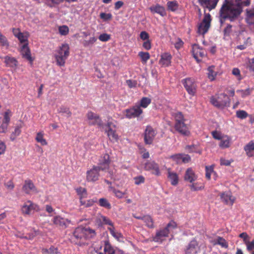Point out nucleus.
Wrapping results in <instances>:
<instances>
[{"mask_svg": "<svg viewBox=\"0 0 254 254\" xmlns=\"http://www.w3.org/2000/svg\"><path fill=\"white\" fill-rule=\"evenodd\" d=\"M101 251L97 252V254H115V250L108 241H104V245L101 247Z\"/></svg>", "mask_w": 254, "mask_h": 254, "instance_id": "21", "label": "nucleus"}, {"mask_svg": "<svg viewBox=\"0 0 254 254\" xmlns=\"http://www.w3.org/2000/svg\"><path fill=\"white\" fill-rule=\"evenodd\" d=\"M198 1L202 7L211 10L215 8L219 0H198Z\"/></svg>", "mask_w": 254, "mask_h": 254, "instance_id": "23", "label": "nucleus"}, {"mask_svg": "<svg viewBox=\"0 0 254 254\" xmlns=\"http://www.w3.org/2000/svg\"><path fill=\"white\" fill-rule=\"evenodd\" d=\"M97 41V38L95 37H91L88 40H84L83 44L84 47H89L94 44Z\"/></svg>", "mask_w": 254, "mask_h": 254, "instance_id": "49", "label": "nucleus"}, {"mask_svg": "<svg viewBox=\"0 0 254 254\" xmlns=\"http://www.w3.org/2000/svg\"><path fill=\"white\" fill-rule=\"evenodd\" d=\"M105 129L117 128L116 122L111 117H108L107 122L103 127Z\"/></svg>", "mask_w": 254, "mask_h": 254, "instance_id": "38", "label": "nucleus"}, {"mask_svg": "<svg viewBox=\"0 0 254 254\" xmlns=\"http://www.w3.org/2000/svg\"><path fill=\"white\" fill-rule=\"evenodd\" d=\"M125 116L128 119L138 118L143 113L142 110L139 105L135 104L132 107L127 109L125 111Z\"/></svg>", "mask_w": 254, "mask_h": 254, "instance_id": "8", "label": "nucleus"}, {"mask_svg": "<svg viewBox=\"0 0 254 254\" xmlns=\"http://www.w3.org/2000/svg\"><path fill=\"white\" fill-rule=\"evenodd\" d=\"M211 243L213 245H220L222 248H227L228 247V244L227 241L221 237H216L214 239L211 240Z\"/></svg>", "mask_w": 254, "mask_h": 254, "instance_id": "27", "label": "nucleus"}, {"mask_svg": "<svg viewBox=\"0 0 254 254\" xmlns=\"http://www.w3.org/2000/svg\"><path fill=\"white\" fill-rule=\"evenodd\" d=\"M177 227V224L174 221H171L164 229L157 232L153 240L156 242L161 243L168 237L170 229H174Z\"/></svg>", "mask_w": 254, "mask_h": 254, "instance_id": "5", "label": "nucleus"}, {"mask_svg": "<svg viewBox=\"0 0 254 254\" xmlns=\"http://www.w3.org/2000/svg\"><path fill=\"white\" fill-rule=\"evenodd\" d=\"M236 116L239 119H244L248 116V114L245 111L239 110L236 112Z\"/></svg>", "mask_w": 254, "mask_h": 254, "instance_id": "53", "label": "nucleus"}, {"mask_svg": "<svg viewBox=\"0 0 254 254\" xmlns=\"http://www.w3.org/2000/svg\"><path fill=\"white\" fill-rule=\"evenodd\" d=\"M251 39L250 37L247 38L246 41L244 42V44L243 45H240L237 46V48L241 50H244L246 48V47L250 44Z\"/></svg>", "mask_w": 254, "mask_h": 254, "instance_id": "61", "label": "nucleus"}, {"mask_svg": "<svg viewBox=\"0 0 254 254\" xmlns=\"http://www.w3.org/2000/svg\"><path fill=\"white\" fill-rule=\"evenodd\" d=\"M58 112L67 118L70 117L71 115V113L69 108L64 106H62L59 108L58 110Z\"/></svg>", "mask_w": 254, "mask_h": 254, "instance_id": "41", "label": "nucleus"}, {"mask_svg": "<svg viewBox=\"0 0 254 254\" xmlns=\"http://www.w3.org/2000/svg\"><path fill=\"white\" fill-rule=\"evenodd\" d=\"M247 246V249L249 252H251L254 250V240L250 241L249 240L248 241L246 242L245 244Z\"/></svg>", "mask_w": 254, "mask_h": 254, "instance_id": "59", "label": "nucleus"}, {"mask_svg": "<svg viewBox=\"0 0 254 254\" xmlns=\"http://www.w3.org/2000/svg\"><path fill=\"white\" fill-rule=\"evenodd\" d=\"M73 236L77 239H85L84 228H77L74 231Z\"/></svg>", "mask_w": 254, "mask_h": 254, "instance_id": "34", "label": "nucleus"}, {"mask_svg": "<svg viewBox=\"0 0 254 254\" xmlns=\"http://www.w3.org/2000/svg\"><path fill=\"white\" fill-rule=\"evenodd\" d=\"M207 76L210 81H213L215 79L217 75L218 72L215 70V67L213 65L210 66L207 68Z\"/></svg>", "mask_w": 254, "mask_h": 254, "instance_id": "31", "label": "nucleus"}, {"mask_svg": "<svg viewBox=\"0 0 254 254\" xmlns=\"http://www.w3.org/2000/svg\"><path fill=\"white\" fill-rule=\"evenodd\" d=\"M144 168L146 171H151L153 174L156 176L160 175L159 165L154 161H148L144 165Z\"/></svg>", "mask_w": 254, "mask_h": 254, "instance_id": "13", "label": "nucleus"}, {"mask_svg": "<svg viewBox=\"0 0 254 254\" xmlns=\"http://www.w3.org/2000/svg\"><path fill=\"white\" fill-rule=\"evenodd\" d=\"M23 126V123L21 122L19 125L15 127L14 130L10 135V139L14 140L17 136H19L21 133V128Z\"/></svg>", "mask_w": 254, "mask_h": 254, "instance_id": "35", "label": "nucleus"}, {"mask_svg": "<svg viewBox=\"0 0 254 254\" xmlns=\"http://www.w3.org/2000/svg\"><path fill=\"white\" fill-rule=\"evenodd\" d=\"M108 230L110 231L111 235L117 241L120 242L123 241L124 237L123 235L120 232L117 231L114 226L108 227Z\"/></svg>", "mask_w": 254, "mask_h": 254, "instance_id": "28", "label": "nucleus"}, {"mask_svg": "<svg viewBox=\"0 0 254 254\" xmlns=\"http://www.w3.org/2000/svg\"><path fill=\"white\" fill-rule=\"evenodd\" d=\"M181 155L182 154H177L174 155H172L170 157L177 163H181Z\"/></svg>", "mask_w": 254, "mask_h": 254, "instance_id": "63", "label": "nucleus"}, {"mask_svg": "<svg viewBox=\"0 0 254 254\" xmlns=\"http://www.w3.org/2000/svg\"><path fill=\"white\" fill-rule=\"evenodd\" d=\"M4 63L7 66L12 67H16L17 66V61L15 58L9 56H6L4 58Z\"/></svg>", "mask_w": 254, "mask_h": 254, "instance_id": "33", "label": "nucleus"}, {"mask_svg": "<svg viewBox=\"0 0 254 254\" xmlns=\"http://www.w3.org/2000/svg\"><path fill=\"white\" fill-rule=\"evenodd\" d=\"M109 155L105 154L101 156L99 160L98 166H94L86 172V180L88 182H94L98 180L99 171H105L109 167Z\"/></svg>", "mask_w": 254, "mask_h": 254, "instance_id": "2", "label": "nucleus"}, {"mask_svg": "<svg viewBox=\"0 0 254 254\" xmlns=\"http://www.w3.org/2000/svg\"><path fill=\"white\" fill-rule=\"evenodd\" d=\"M156 134V131L151 126H147L145 130L144 141L146 144H150L152 143L155 136Z\"/></svg>", "mask_w": 254, "mask_h": 254, "instance_id": "14", "label": "nucleus"}, {"mask_svg": "<svg viewBox=\"0 0 254 254\" xmlns=\"http://www.w3.org/2000/svg\"><path fill=\"white\" fill-rule=\"evenodd\" d=\"M183 121L179 123H175V128L177 131L184 135H189L190 132L188 125Z\"/></svg>", "mask_w": 254, "mask_h": 254, "instance_id": "17", "label": "nucleus"}, {"mask_svg": "<svg viewBox=\"0 0 254 254\" xmlns=\"http://www.w3.org/2000/svg\"><path fill=\"white\" fill-rule=\"evenodd\" d=\"M110 35L107 33H103L99 36V39L102 42H107L110 39Z\"/></svg>", "mask_w": 254, "mask_h": 254, "instance_id": "60", "label": "nucleus"}, {"mask_svg": "<svg viewBox=\"0 0 254 254\" xmlns=\"http://www.w3.org/2000/svg\"><path fill=\"white\" fill-rule=\"evenodd\" d=\"M20 52L22 57L27 60L31 64H32L34 59L32 57L31 52L28 47V44H23L20 48Z\"/></svg>", "mask_w": 254, "mask_h": 254, "instance_id": "16", "label": "nucleus"}, {"mask_svg": "<svg viewBox=\"0 0 254 254\" xmlns=\"http://www.w3.org/2000/svg\"><path fill=\"white\" fill-rule=\"evenodd\" d=\"M167 176L172 185L176 186L178 184L179 180L178 175L175 172L171 171L170 168L168 169Z\"/></svg>", "mask_w": 254, "mask_h": 254, "instance_id": "29", "label": "nucleus"}, {"mask_svg": "<svg viewBox=\"0 0 254 254\" xmlns=\"http://www.w3.org/2000/svg\"><path fill=\"white\" fill-rule=\"evenodd\" d=\"M69 55V45L66 43L62 44L55 52L54 56L57 64L60 66H64Z\"/></svg>", "mask_w": 254, "mask_h": 254, "instance_id": "3", "label": "nucleus"}, {"mask_svg": "<svg viewBox=\"0 0 254 254\" xmlns=\"http://www.w3.org/2000/svg\"><path fill=\"white\" fill-rule=\"evenodd\" d=\"M22 190L26 194H31L37 192V190L32 182L26 180L22 187Z\"/></svg>", "mask_w": 254, "mask_h": 254, "instance_id": "19", "label": "nucleus"}, {"mask_svg": "<svg viewBox=\"0 0 254 254\" xmlns=\"http://www.w3.org/2000/svg\"><path fill=\"white\" fill-rule=\"evenodd\" d=\"M134 183L136 185H139L140 184L144 183L145 178L142 176H138L134 178Z\"/></svg>", "mask_w": 254, "mask_h": 254, "instance_id": "57", "label": "nucleus"}, {"mask_svg": "<svg viewBox=\"0 0 254 254\" xmlns=\"http://www.w3.org/2000/svg\"><path fill=\"white\" fill-rule=\"evenodd\" d=\"M172 56L169 53H164L161 55L159 64L163 67H167L171 65Z\"/></svg>", "mask_w": 254, "mask_h": 254, "instance_id": "22", "label": "nucleus"}, {"mask_svg": "<svg viewBox=\"0 0 254 254\" xmlns=\"http://www.w3.org/2000/svg\"><path fill=\"white\" fill-rule=\"evenodd\" d=\"M85 239H89L94 237L96 235L94 230L90 228H84Z\"/></svg>", "mask_w": 254, "mask_h": 254, "instance_id": "40", "label": "nucleus"}, {"mask_svg": "<svg viewBox=\"0 0 254 254\" xmlns=\"http://www.w3.org/2000/svg\"><path fill=\"white\" fill-rule=\"evenodd\" d=\"M88 123L90 125H97L99 127H103V124L101 119L96 114L90 111L86 114Z\"/></svg>", "mask_w": 254, "mask_h": 254, "instance_id": "10", "label": "nucleus"}, {"mask_svg": "<svg viewBox=\"0 0 254 254\" xmlns=\"http://www.w3.org/2000/svg\"><path fill=\"white\" fill-rule=\"evenodd\" d=\"M151 100L150 98L148 97H143L139 101V102L137 103L136 104L139 105L140 108H146L151 103Z\"/></svg>", "mask_w": 254, "mask_h": 254, "instance_id": "36", "label": "nucleus"}, {"mask_svg": "<svg viewBox=\"0 0 254 254\" xmlns=\"http://www.w3.org/2000/svg\"><path fill=\"white\" fill-rule=\"evenodd\" d=\"M210 15L205 14L202 21L198 24L197 32L199 35H204L207 32L210 26Z\"/></svg>", "mask_w": 254, "mask_h": 254, "instance_id": "6", "label": "nucleus"}, {"mask_svg": "<svg viewBox=\"0 0 254 254\" xmlns=\"http://www.w3.org/2000/svg\"><path fill=\"white\" fill-rule=\"evenodd\" d=\"M99 203L100 206L106 207L107 208H110L111 205L108 202L107 200L105 198H102L99 200Z\"/></svg>", "mask_w": 254, "mask_h": 254, "instance_id": "54", "label": "nucleus"}, {"mask_svg": "<svg viewBox=\"0 0 254 254\" xmlns=\"http://www.w3.org/2000/svg\"><path fill=\"white\" fill-rule=\"evenodd\" d=\"M210 103L214 106L223 109L229 106L230 99L225 93L216 94L210 98Z\"/></svg>", "mask_w": 254, "mask_h": 254, "instance_id": "4", "label": "nucleus"}, {"mask_svg": "<svg viewBox=\"0 0 254 254\" xmlns=\"http://www.w3.org/2000/svg\"><path fill=\"white\" fill-rule=\"evenodd\" d=\"M138 56L140 57L143 64H146L150 58V55L148 52H140L138 53Z\"/></svg>", "mask_w": 254, "mask_h": 254, "instance_id": "45", "label": "nucleus"}, {"mask_svg": "<svg viewBox=\"0 0 254 254\" xmlns=\"http://www.w3.org/2000/svg\"><path fill=\"white\" fill-rule=\"evenodd\" d=\"M39 206L31 200L26 201L21 208V211L24 215H30L35 212L40 211Z\"/></svg>", "mask_w": 254, "mask_h": 254, "instance_id": "7", "label": "nucleus"}, {"mask_svg": "<svg viewBox=\"0 0 254 254\" xmlns=\"http://www.w3.org/2000/svg\"><path fill=\"white\" fill-rule=\"evenodd\" d=\"M221 201L226 205L232 206L234 203L236 198L230 191L222 192L220 194Z\"/></svg>", "mask_w": 254, "mask_h": 254, "instance_id": "12", "label": "nucleus"}, {"mask_svg": "<svg viewBox=\"0 0 254 254\" xmlns=\"http://www.w3.org/2000/svg\"><path fill=\"white\" fill-rule=\"evenodd\" d=\"M245 20L251 30L252 35H254V8L246 10Z\"/></svg>", "mask_w": 254, "mask_h": 254, "instance_id": "9", "label": "nucleus"}, {"mask_svg": "<svg viewBox=\"0 0 254 254\" xmlns=\"http://www.w3.org/2000/svg\"><path fill=\"white\" fill-rule=\"evenodd\" d=\"M29 34L28 32H22L17 37L21 44H24L25 43L28 44V38L29 37Z\"/></svg>", "mask_w": 254, "mask_h": 254, "instance_id": "42", "label": "nucleus"}, {"mask_svg": "<svg viewBox=\"0 0 254 254\" xmlns=\"http://www.w3.org/2000/svg\"><path fill=\"white\" fill-rule=\"evenodd\" d=\"M196 179L197 176L193 170L191 168H188L186 171L185 180L190 183H192Z\"/></svg>", "mask_w": 254, "mask_h": 254, "instance_id": "25", "label": "nucleus"}, {"mask_svg": "<svg viewBox=\"0 0 254 254\" xmlns=\"http://www.w3.org/2000/svg\"><path fill=\"white\" fill-rule=\"evenodd\" d=\"M111 189L112 190L114 193L115 194V195L116 196V197L119 198L123 197L126 194V191L122 192L119 190H117L112 188H111Z\"/></svg>", "mask_w": 254, "mask_h": 254, "instance_id": "56", "label": "nucleus"}, {"mask_svg": "<svg viewBox=\"0 0 254 254\" xmlns=\"http://www.w3.org/2000/svg\"><path fill=\"white\" fill-rule=\"evenodd\" d=\"M53 222L57 226L66 228L70 223V221L60 216H56L53 218Z\"/></svg>", "mask_w": 254, "mask_h": 254, "instance_id": "20", "label": "nucleus"}, {"mask_svg": "<svg viewBox=\"0 0 254 254\" xmlns=\"http://www.w3.org/2000/svg\"><path fill=\"white\" fill-rule=\"evenodd\" d=\"M44 132L43 131L38 132L37 133L35 140L37 142L40 143L42 145H47V142L46 140L44 138Z\"/></svg>", "mask_w": 254, "mask_h": 254, "instance_id": "37", "label": "nucleus"}, {"mask_svg": "<svg viewBox=\"0 0 254 254\" xmlns=\"http://www.w3.org/2000/svg\"><path fill=\"white\" fill-rule=\"evenodd\" d=\"M149 10L152 13H158L163 17L166 15V10L163 6L159 4L152 5L149 7Z\"/></svg>", "mask_w": 254, "mask_h": 254, "instance_id": "24", "label": "nucleus"}, {"mask_svg": "<svg viewBox=\"0 0 254 254\" xmlns=\"http://www.w3.org/2000/svg\"><path fill=\"white\" fill-rule=\"evenodd\" d=\"M205 176L208 180L211 178V174L214 173L213 168L212 166L205 167Z\"/></svg>", "mask_w": 254, "mask_h": 254, "instance_id": "51", "label": "nucleus"}, {"mask_svg": "<svg viewBox=\"0 0 254 254\" xmlns=\"http://www.w3.org/2000/svg\"><path fill=\"white\" fill-rule=\"evenodd\" d=\"M12 115V113L9 110H7L3 113V122L9 124L10 120V118Z\"/></svg>", "mask_w": 254, "mask_h": 254, "instance_id": "46", "label": "nucleus"}, {"mask_svg": "<svg viewBox=\"0 0 254 254\" xmlns=\"http://www.w3.org/2000/svg\"><path fill=\"white\" fill-rule=\"evenodd\" d=\"M0 45L6 47L9 46L7 39L1 33H0Z\"/></svg>", "mask_w": 254, "mask_h": 254, "instance_id": "55", "label": "nucleus"}, {"mask_svg": "<svg viewBox=\"0 0 254 254\" xmlns=\"http://www.w3.org/2000/svg\"><path fill=\"white\" fill-rule=\"evenodd\" d=\"M231 138L227 135H223L219 143V146L222 148H228L231 144Z\"/></svg>", "mask_w": 254, "mask_h": 254, "instance_id": "30", "label": "nucleus"}, {"mask_svg": "<svg viewBox=\"0 0 254 254\" xmlns=\"http://www.w3.org/2000/svg\"><path fill=\"white\" fill-rule=\"evenodd\" d=\"M244 149L246 151V154L249 157H252L253 156V151L254 150V142L253 141H250L244 146Z\"/></svg>", "mask_w": 254, "mask_h": 254, "instance_id": "32", "label": "nucleus"}, {"mask_svg": "<svg viewBox=\"0 0 254 254\" xmlns=\"http://www.w3.org/2000/svg\"><path fill=\"white\" fill-rule=\"evenodd\" d=\"M254 90V88H248L245 90H237L236 92L242 98H245L250 95Z\"/></svg>", "mask_w": 254, "mask_h": 254, "instance_id": "39", "label": "nucleus"}, {"mask_svg": "<svg viewBox=\"0 0 254 254\" xmlns=\"http://www.w3.org/2000/svg\"><path fill=\"white\" fill-rule=\"evenodd\" d=\"M250 4V0H225L220 11V22L223 23L226 19L233 21L241 12V6H248Z\"/></svg>", "mask_w": 254, "mask_h": 254, "instance_id": "1", "label": "nucleus"}, {"mask_svg": "<svg viewBox=\"0 0 254 254\" xmlns=\"http://www.w3.org/2000/svg\"><path fill=\"white\" fill-rule=\"evenodd\" d=\"M175 123H179L183 121H186V120L184 118L183 115L181 112L176 113L174 115Z\"/></svg>", "mask_w": 254, "mask_h": 254, "instance_id": "47", "label": "nucleus"}, {"mask_svg": "<svg viewBox=\"0 0 254 254\" xmlns=\"http://www.w3.org/2000/svg\"><path fill=\"white\" fill-rule=\"evenodd\" d=\"M97 201V200H94V199H89L87 201L80 200V203L81 205H84L85 207H89L92 206L95 202Z\"/></svg>", "mask_w": 254, "mask_h": 254, "instance_id": "52", "label": "nucleus"}, {"mask_svg": "<svg viewBox=\"0 0 254 254\" xmlns=\"http://www.w3.org/2000/svg\"><path fill=\"white\" fill-rule=\"evenodd\" d=\"M100 18L105 21L110 20L112 17L111 13H101L100 14Z\"/></svg>", "mask_w": 254, "mask_h": 254, "instance_id": "62", "label": "nucleus"}, {"mask_svg": "<svg viewBox=\"0 0 254 254\" xmlns=\"http://www.w3.org/2000/svg\"><path fill=\"white\" fill-rule=\"evenodd\" d=\"M192 53L194 58L198 63L201 61V59L204 57L206 55L205 51L200 48L197 44H194L192 46Z\"/></svg>", "mask_w": 254, "mask_h": 254, "instance_id": "11", "label": "nucleus"}, {"mask_svg": "<svg viewBox=\"0 0 254 254\" xmlns=\"http://www.w3.org/2000/svg\"><path fill=\"white\" fill-rule=\"evenodd\" d=\"M59 31L62 35H66L69 32V28L66 25H63L59 27Z\"/></svg>", "mask_w": 254, "mask_h": 254, "instance_id": "50", "label": "nucleus"}, {"mask_svg": "<svg viewBox=\"0 0 254 254\" xmlns=\"http://www.w3.org/2000/svg\"><path fill=\"white\" fill-rule=\"evenodd\" d=\"M104 130L111 141L115 142L118 140L119 136L116 132V128L104 129Z\"/></svg>", "mask_w": 254, "mask_h": 254, "instance_id": "26", "label": "nucleus"}, {"mask_svg": "<svg viewBox=\"0 0 254 254\" xmlns=\"http://www.w3.org/2000/svg\"><path fill=\"white\" fill-rule=\"evenodd\" d=\"M183 83L188 92L191 95H194L196 86L194 79L191 78H186L183 81Z\"/></svg>", "mask_w": 254, "mask_h": 254, "instance_id": "15", "label": "nucleus"}, {"mask_svg": "<svg viewBox=\"0 0 254 254\" xmlns=\"http://www.w3.org/2000/svg\"><path fill=\"white\" fill-rule=\"evenodd\" d=\"M199 251L198 243L196 240H193L187 246L185 253L186 254H196Z\"/></svg>", "mask_w": 254, "mask_h": 254, "instance_id": "18", "label": "nucleus"}, {"mask_svg": "<svg viewBox=\"0 0 254 254\" xmlns=\"http://www.w3.org/2000/svg\"><path fill=\"white\" fill-rule=\"evenodd\" d=\"M126 83L130 88H134L137 85V82L136 81L130 79L127 80Z\"/></svg>", "mask_w": 254, "mask_h": 254, "instance_id": "64", "label": "nucleus"}, {"mask_svg": "<svg viewBox=\"0 0 254 254\" xmlns=\"http://www.w3.org/2000/svg\"><path fill=\"white\" fill-rule=\"evenodd\" d=\"M232 74L236 76L238 80H241L242 77L240 73V70L238 68H234L232 70Z\"/></svg>", "mask_w": 254, "mask_h": 254, "instance_id": "58", "label": "nucleus"}, {"mask_svg": "<svg viewBox=\"0 0 254 254\" xmlns=\"http://www.w3.org/2000/svg\"><path fill=\"white\" fill-rule=\"evenodd\" d=\"M142 220L145 223L147 226L149 228L153 227V222L152 218L149 216L146 215L142 217Z\"/></svg>", "mask_w": 254, "mask_h": 254, "instance_id": "44", "label": "nucleus"}, {"mask_svg": "<svg viewBox=\"0 0 254 254\" xmlns=\"http://www.w3.org/2000/svg\"><path fill=\"white\" fill-rule=\"evenodd\" d=\"M167 7L168 10L175 11L178 9L179 5L176 1H170L167 2Z\"/></svg>", "mask_w": 254, "mask_h": 254, "instance_id": "43", "label": "nucleus"}, {"mask_svg": "<svg viewBox=\"0 0 254 254\" xmlns=\"http://www.w3.org/2000/svg\"><path fill=\"white\" fill-rule=\"evenodd\" d=\"M76 190L77 194L80 197V200H82V198H85L87 196V191L85 188L80 187L77 188Z\"/></svg>", "mask_w": 254, "mask_h": 254, "instance_id": "48", "label": "nucleus"}]
</instances>
